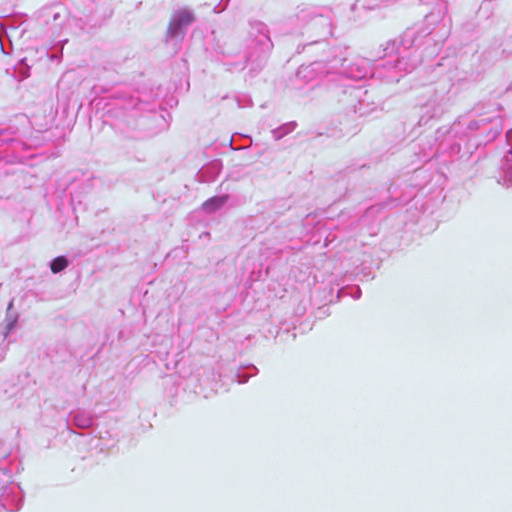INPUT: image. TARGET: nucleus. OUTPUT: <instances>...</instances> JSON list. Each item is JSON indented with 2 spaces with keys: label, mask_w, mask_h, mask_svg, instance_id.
<instances>
[{
  "label": "nucleus",
  "mask_w": 512,
  "mask_h": 512,
  "mask_svg": "<svg viewBox=\"0 0 512 512\" xmlns=\"http://www.w3.org/2000/svg\"><path fill=\"white\" fill-rule=\"evenodd\" d=\"M417 31L413 28L407 29L400 38L388 42L384 48V56L396 55L392 63L389 62V75L386 76L388 82H398L400 72H411L420 63V55L417 50L412 48L419 44Z\"/></svg>",
  "instance_id": "nucleus-1"
},
{
  "label": "nucleus",
  "mask_w": 512,
  "mask_h": 512,
  "mask_svg": "<svg viewBox=\"0 0 512 512\" xmlns=\"http://www.w3.org/2000/svg\"><path fill=\"white\" fill-rule=\"evenodd\" d=\"M451 87L450 81H440L434 87L427 88V100L419 107V126L428 124L430 120L441 116L446 111L450 102L448 94Z\"/></svg>",
  "instance_id": "nucleus-2"
},
{
  "label": "nucleus",
  "mask_w": 512,
  "mask_h": 512,
  "mask_svg": "<svg viewBox=\"0 0 512 512\" xmlns=\"http://www.w3.org/2000/svg\"><path fill=\"white\" fill-rule=\"evenodd\" d=\"M246 41V62L255 63L259 66L273 48L268 26L258 20L250 21Z\"/></svg>",
  "instance_id": "nucleus-3"
},
{
  "label": "nucleus",
  "mask_w": 512,
  "mask_h": 512,
  "mask_svg": "<svg viewBox=\"0 0 512 512\" xmlns=\"http://www.w3.org/2000/svg\"><path fill=\"white\" fill-rule=\"evenodd\" d=\"M346 52V49H334L332 57L329 58L331 74L339 73L352 80H363L368 75H374L367 58L356 56L349 59Z\"/></svg>",
  "instance_id": "nucleus-4"
},
{
  "label": "nucleus",
  "mask_w": 512,
  "mask_h": 512,
  "mask_svg": "<svg viewBox=\"0 0 512 512\" xmlns=\"http://www.w3.org/2000/svg\"><path fill=\"white\" fill-rule=\"evenodd\" d=\"M474 112L478 118L468 123V130H480L481 133H485L486 142L494 140L503 129L499 105L496 103L480 104L474 108Z\"/></svg>",
  "instance_id": "nucleus-5"
},
{
  "label": "nucleus",
  "mask_w": 512,
  "mask_h": 512,
  "mask_svg": "<svg viewBox=\"0 0 512 512\" xmlns=\"http://www.w3.org/2000/svg\"><path fill=\"white\" fill-rule=\"evenodd\" d=\"M329 74H331L329 59L315 61L308 65H302L298 68L295 74L294 86L297 89H301L304 85L313 82L319 76Z\"/></svg>",
  "instance_id": "nucleus-6"
},
{
  "label": "nucleus",
  "mask_w": 512,
  "mask_h": 512,
  "mask_svg": "<svg viewBox=\"0 0 512 512\" xmlns=\"http://www.w3.org/2000/svg\"><path fill=\"white\" fill-rule=\"evenodd\" d=\"M294 16L301 25H309L310 29L320 28L319 35L321 37H326L331 34L330 19L317 13L316 9L313 7H299Z\"/></svg>",
  "instance_id": "nucleus-7"
},
{
  "label": "nucleus",
  "mask_w": 512,
  "mask_h": 512,
  "mask_svg": "<svg viewBox=\"0 0 512 512\" xmlns=\"http://www.w3.org/2000/svg\"><path fill=\"white\" fill-rule=\"evenodd\" d=\"M194 20L195 17L191 11L187 9L176 11L170 20L167 30L168 40H175L176 42L182 40L186 33V29L194 22Z\"/></svg>",
  "instance_id": "nucleus-8"
},
{
  "label": "nucleus",
  "mask_w": 512,
  "mask_h": 512,
  "mask_svg": "<svg viewBox=\"0 0 512 512\" xmlns=\"http://www.w3.org/2000/svg\"><path fill=\"white\" fill-rule=\"evenodd\" d=\"M506 139L511 148L504 156L501 166L503 176L498 180V183L503 186L512 187V130L507 132Z\"/></svg>",
  "instance_id": "nucleus-9"
},
{
  "label": "nucleus",
  "mask_w": 512,
  "mask_h": 512,
  "mask_svg": "<svg viewBox=\"0 0 512 512\" xmlns=\"http://www.w3.org/2000/svg\"><path fill=\"white\" fill-rule=\"evenodd\" d=\"M229 198L228 194L211 197L202 204V210L206 213H214L226 205Z\"/></svg>",
  "instance_id": "nucleus-10"
},
{
  "label": "nucleus",
  "mask_w": 512,
  "mask_h": 512,
  "mask_svg": "<svg viewBox=\"0 0 512 512\" xmlns=\"http://www.w3.org/2000/svg\"><path fill=\"white\" fill-rule=\"evenodd\" d=\"M49 16H51V23L54 27L60 28L64 25L68 11L63 6H56L50 10Z\"/></svg>",
  "instance_id": "nucleus-11"
},
{
  "label": "nucleus",
  "mask_w": 512,
  "mask_h": 512,
  "mask_svg": "<svg viewBox=\"0 0 512 512\" xmlns=\"http://www.w3.org/2000/svg\"><path fill=\"white\" fill-rule=\"evenodd\" d=\"M367 91H362L361 89H356L354 88L352 90V94L354 95L355 98L358 99V104L357 105H354V110L356 113H359L361 116L363 115H366L367 114V108L365 107V99H362V94L365 96V98H367Z\"/></svg>",
  "instance_id": "nucleus-12"
},
{
  "label": "nucleus",
  "mask_w": 512,
  "mask_h": 512,
  "mask_svg": "<svg viewBox=\"0 0 512 512\" xmlns=\"http://www.w3.org/2000/svg\"><path fill=\"white\" fill-rule=\"evenodd\" d=\"M296 127L295 122H289L281 125L280 127L273 129L272 136L275 140H280L287 134L291 133Z\"/></svg>",
  "instance_id": "nucleus-13"
},
{
  "label": "nucleus",
  "mask_w": 512,
  "mask_h": 512,
  "mask_svg": "<svg viewBox=\"0 0 512 512\" xmlns=\"http://www.w3.org/2000/svg\"><path fill=\"white\" fill-rule=\"evenodd\" d=\"M68 266V261L65 257L59 256L56 257L50 265L51 271L53 273H59L63 271Z\"/></svg>",
  "instance_id": "nucleus-14"
},
{
  "label": "nucleus",
  "mask_w": 512,
  "mask_h": 512,
  "mask_svg": "<svg viewBox=\"0 0 512 512\" xmlns=\"http://www.w3.org/2000/svg\"><path fill=\"white\" fill-rule=\"evenodd\" d=\"M7 130L0 129V147L12 142V138L6 137Z\"/></svg>",
  "instance_id": "nucleus-15"
},
{
  "label": "nucleus",
  "mask_w": 512,
  "mask_h": 512,
  "mask_svg": "<svg viewBox=\"0 0 512 512\" xmlns=\"http://www.w3.org/2000/svg\"><path fill=\"white\" fill-rule=\"evenodd\" d=\"M381 208L382 205H376L368 208L366 211V217L368 218L370 215L374 214L375 212H378Z\"/></svg>",
  "instance_id": "nucleus-16"
},
{
  "label": "nucleus",
  "mask_w": 512,
  "mask_h": 512,
  "mask_svg": "<svg viewBox=\"0 0 512 512\" xmlns=\"http://www.w3.org/2000/svg\"><path fill=\"white\" fill-rule=\"evenodd\" d=\"M431 34H432V32H431V31H429V32H426V33L422 36V37H424V38H425V43H427V44H428V43H430L431 41H433V40H434L432 37H430V36H431Z\"/></svg>",
  "instance_id": "nucleus-17"
},
{
  "label": "nucleus",
  "mask_w": 512,
  "mask_h": 512,
  "mask_svg": "<svg viewBox=\"0 0 512 512\" xmlns=\"http://www.w3.org/2000/svg\"><path fill=\"white\" fill-rule=\"evenodd\" d=\"M460 125H462V122H461L460 120H459V121H457V122H455V123L453 124V126H452V131L457 132V131H458V127H459Z\"/></svg>",
  "instance_id": "nucleus-18"
},
{
  "label": "nucleus",
  "mask_w": 512,
  "mask_h": 512,
  "mask_svg": "<svg viewBox=\"0 0 512 512\" xmlns=\"http://www.w3.org/2000/svg\"><path fill=\"white\" fill-rule=\"evenodd\" d=\"M433 18H434V14H433V13H432V14H430V15H427V16H426V21L430 23V22H432V19H433Z\"/></svg>",
  "instance_id": "nucleus-19"
},
{
  "label": "nucleus",
  "mask_w": 512,
  "mask_h": 512,
  "mask_svg": "<svg viewBox=\"0 0 512 512\" xmlns=\"http://www.w3.org/2000/svg\"><path fill=\"white\" fill-rule=\"evenodd\" d=\"M237 102H238V107H244V106H245V105H242V104H241V102H240V100H239V99H237Z\"/></svg>",
  "instance_id": "nucleus-20"
}]
</instances>
